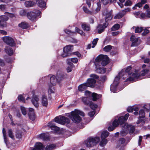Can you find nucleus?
I'll return each instance as SVG.
<instances>
[{
    "instance_id": "11",
    "label": "nucleus",
    "mask_w": 150,
    "mask_h": 150,
    "mask_svg": "<svg viewBox=\"0 0 150 150\" xmlns=\"http://www.w3.org/2000/svg\"><path fill=\"white\" fill-rule=\"evenodd\" d=\"M112 10L109 11L107 9H105L103 11V16L104 17L105 21L106 22L112 19Z\"/></svg>"
},
{
    "instance_id": "23",
    "label": "nucleus",
    "mask_w": 150,
    "mask_h": 150,
    "mask_svg": "<svg viewBox=\"0 0 150 150\" xmlns=\"http://www.w3.org/2000/svg\"><path fill=\"white\" fill-rule=\"evenodd\" d=\"M47 126L50 127L51 129L55 131H58L59 129V128L56 126L53 122H51L48 123Z\"/></svg>"
},
{
    "instance_id": "20",
    "label": "nucleus",
    "mask_w": 150,
    "mask_h": 150,
    "mask_svg": "<svg viewBox=\"0 0 150 150\" xmlns=\"http://www.w3.org/2000/svg\"><path fill=\"white\" fill-rule=\"evenodd\" d=\"M71 49V46L68 45L65 47L63 49V53L62 54V56L64 57H67L69 55V52L70 51Z\"/></svg>"
},
{
    "instance_id": "36",
    "label": "nucleus",
    "mask_w": 150,
    "mask_h": 150,
    "mask_svg": "<svg viewBox=\"0 0 150 150\" xmlns=\"http://www.w3.org/2000/svg\"><path fill=\"white\" fill-rule=\"evenodd\" d=\"M25 94H21L20 95L18 98L19 101L21 102H25V98L23 95H25Z\"/></svg>"
},
{
    "instance_id": "61",
    "label": "nucleus",
    "mask_w": 150,
    "mask_h": 150,
    "mask_svg": "<svg viewBox=\"0 0 150 150\" xmlns=\"http://www.w3.org/2000/svg\"><path fill=\"white\" fill-rule=\"evenodd\" d=\"M71 61L74 63H76L78 62V60L76 58H72L71 59Z\"/></svg>"
},
{
    "instance_id": "28",
    "label": "nucleus",
    "mask_w": 150,
    "mask_h": 150,
    "mask_svg": "<svg viewBox=\"0 0 150 150\" xmlns=\"http://www.w3.org/2000/svg\"><path fill=\"white\" fill-rule=\"evenodd\" d=\"M18 26L22 29H26L29 27L28 24L25 21L19 23L18 25Z\"/></svg>"
},
{
    "instance_id": "13",
    "label": "nucleus",
    "mask_w": 150,
    "mask_h": 150,
    "mask_svg": "<svg viewBox=\"0 0 150 150\" xmlns=\"http://www.w3.org/2000/svg\"><path fill=\"white\" fill-rule=\"evenodd\" d=\"M39 96L36 94H33L31 101L33 105L36 107L38 108L39 106Z\"/></svg>"
},
{
    "instance_id": "18",
    "label": "nucleus",
    "mask_w": 150,
    "mask_h": 150,
    "mask_svg": "<svg viewBox=\"0 0 150 150\" xmlns=\"http://www.w3.org/2000/svg\"><path fill=\"white\" fill-rule=\"evenodd\" d=\"M129 116L128 113L126 114L124 116L120 117L118 118V122L120 125H125V122L127 120Z\"/></svg>"
},
{
    "instance_id": "15",
    "label": "nucleus",
    "mask_w": 150,
    "mask_h": 150,
    "mask_svg": "<svg viewBox=\"0 0 150 150\" xmlns=\"http://www.w3.org/2000/svg\"><path fill=\"white\" fill-rule=\"evenodd\" d=\"M130 40L132 42L131 47L136 46L139 45L140 42V40L139 38H136L134 35H132L130 38Z\"/></svg>"
},
{
    "instance_id": "40",
    "label": "nucleus",
    "mask_w": 150,
    "mask_h": 150,
    "mask_svg": "<svg viewBox=\"0 0 150 150\" xmlns=\"http://www.w3.org/2000/svg\"><path fill=\"white\" fill-rule=\"evenodd\" d=\"M123 16L121 12L120 11L114 16V18L115 19H119L121 18Z\"/></svg>"
},
{
    "instance_id": "33",
    "label": "nucleus",
    "mask_w": 150,
    "mask_h": 150,
    "mask_svg": "<svg viewBox=\"0 0 150 150\" xmlns=\"http://www.w3.org/2000/svg\"><path fill=\"white\" fill-rule=\"evenodd\" d=\"M103 55H100L98 56L95 59L94 64L95 65V63L99 64V62L102 61V58L103 57Z\"/></svg>"
},
{
    "instance_id": "47",
    "label": "nucleus",
    "mask_w": 150,
    "mask_h": 150,
    "mask_svg": "<svg viewBox=\"0 0 150 150\" xmlns=\"http://www.w3.org/2000/svg\"><path fill=\"white\" fill-rule=\"evenodd\" d=\"M119 123L117 120L115 119L113 122L112 124V126L115 128L117 127L119 125Z\"/></svg>"
},
{
    "instance_id": "29",
    "label": "nucleus",
    "mask_w": 150,
    "mask_h": 150,
    "mask_svg": "<svg viewBox=\"0 0 150 150\" xmlns=\"http://www.w3.org/2000/svg\"><path fill=\"white\" fill-rule=\"evenodd\" d=\"M39 138L44 141H48L49 140V136L47 134L42 133L40 134Z\"/></svg>"
},
{
    "instance_id": "3",
    "label": "nucleus",
    "mask_w": 150,
    "mask_h": 150,
    "mask_svg": "<svg viewBox=\"0 0 150 150\" xmlns=\"http://www.w3.org/2000/svg\"><path fill=\"white\" fill-rule=\"evenodd\" d=\"M79 115L83 116L84 113L80 110H75L74 111L71 112V114L69 115V117L74 122L78 123L80 122L81 120Z\"/></svg>"
},
{
    "instance_id": "27",
    "label": "nucleus",
    "mask_w": 150,
    "mask_h": 150,
    "mask_svg": "<svg viewBox=\"0 0 150 150\" xmlns=\"http://www.w3.org/2000/svg\"><path fill=\"white\" fill-rule=\"evenodd\" d=\"M35 3L33 1H27L25 2L24 4L26 7H32L34 6Z\"/></svg>"
},
{
    "instance_id": "39",
    "label": "nucleus",
    "mask_w": 150,
    "mask_h": 150,
    "mask_svg": "<svg viewBox=\"0 0 150 150\" xmlns=\"http://www.w3.org/2000/svg\"><path fill=\"white\" fill-rule=\"evenodd\" d=\"M8 136L12 139H13L14 136L13 134V132L11 129H8Z\"/></svg>"
},
{
    "instance_id": "42",
    "label": "nucleus",
    "mask_w": 150,
    "mask_h": 150,
    "mask_svg": "<svg viewBox=\"0 0 150 150\" xmlns=\"http://www.w3.org/2000/svg\"><path fill=\"white\" fill-rule=\"evenodd\" d=\"M68 64L70 66V67H68L67 69V72H69L71 71L72 67L74 66V65L71 62H68Z\"/></svg>"
},
{
    "instance_id": "8",
    "label": "nucleus",
    "mask_w": 150,
    "mask_h": 150,
    "mask_svg": "<svg viewBox=\"0 0 150 150\" xmlns=\"http://www.w3.org/2000/svg\"><path fill=\"white\" fill-rule=\"evenodd\" d=\"M120 79V76L118 75L116 76L113 83L111 85L110 90L113 93H117L119 91L122 89V88L118 90L117 88V86L119 83Z\"/></svg>"
},
{
    "instance_id": "31",
    "label": "nucleus",
    "mask_w": 150,
    "mask_h": 150,
    "mask_svg": "<svg viewBox=\"0 0 150 150\" xmlns=\"http://www.w3.org/2000/svg\"><path fill=\"white\" fill-rule=\"evenodd\" d=\"M86 83H84L80 85L78 87V90L80 91H82L85 90L88 87Z\"/></svg>"
},
{
    "instance_id": "41",
    "label": "nucleus",
    "mask_w": 150,
    "mask_h": 150,
    "mask_svg": "<svg viewBox=\"0 0 150 150\" xmlns=\"http://www.w3.org/2000/svg\"><path fill=\"white\" fill-rule=\"evenodd\" d=\"M120 27V25L118 24L114 25L111 28L112 31H115L118 30Z\"/></svg>"
},
{
    "instance_id": "51",
    "label": "nucleus",
    "mask_w": 150,
    "mask_h": 150,
    "mask_svg": "<svg viewBox=\"0 0 150 150\" xmlns=\"http://www.w3.org/2000/svg\"><path fill=\"white\" fill-rule=\"evenodd\" d=\"M143 30V28L142 27H137L135 29V32L136 33H140Z\"/></svg>"
},
{
    "instance_id": "45",
    "label": "nucleus",
    "mask_w": 150,
    "mask_h": 150,
    "mask_svg": "<svg viewBox=\"0 0 150 150\" xmlns=\"http://www.w3.org/2000/svg\"><path fill=\"white\" fill-rule=\"evenodd\" d=\"M112 46L110 45H108L105 46L103 48V50L106 52H108L112 49Z\"/></svg>"
},
{
    "instance_id": "9",
    "label": "nucleus",
    "mask_w": 150,
    "mask_h": 150,
    "mask_svg": "<svg viewBox=\"0 0 150 150\" xmlns=\"http://www.w3.org/2000/svg\"><path fill=\"white\" fill-rule=\"evenodd\" d=\"M90 77L91 78L88 79L87 82H86L88 87H94L96 84V79H98L99 76L95 74H91L90 75Z\"/></svg>"
},
{
    "instance_id": "21",
    "label": "nucleus",
    "mask_w": 150,
    "mask_h": 150,
    "mask_svg": "<svg viewBox=\"0 0 150 150\" xmlns=\"http://www.w3.org/2000/svg\"><path fill=\"white\" fill-rule=\"evenodd\" d=\"M2 133L3 135L4 141L6 146L8 147L9 144V142L6 136V133L5 129L3 128L2 129Z\"/></svg>"
},
{
    "instance_id": "4",
    "label": "nucleus",
    "mask_w": 150,
    "mask_h": 150,
    "mask_svg": "<svg viewBox=\"0 0 150 150\" xmlns=\"http://www.w3.org/2000/svg\"><path fill=\"white\" fill-rule=\"evenodd\" d=\"M101 97V94H86L82 98L83 102L86 105L89 104L92 100L96 101Z\"/></svg>"
},
{
    "instance_id": "54",
    "label": "nucleus",
    "mask_w": 150,
    "mask_h": 150,
    "mask_svg": "<svg viewBox=\"0 0 150 150\" xmlns=\"http://www.w3.org/2000/svg\"><path fill=\"white\" fill-rule=\"evenodd\" d=\"M133 110L135 111H138L139 110V108L141 107V105H135L133 106Z\"/></svg>"
},
{
    "instance_id": "30",
    "label": "nucleus",
    "mask_w": 150,
    "mask_h": 150,
    "mask_svg": "<svg viewBox=\"0 0 150 150\" xmlns=\"http://www.w3.org/2000/svg\"><path fill=\"white\" fill-rule=\"evenodd\" d=\"M5 51L7 54L10 56L12 55L13 53V51L12 49L8 47H5Z\"/></svg>"
},
{
    "instance_id": "19",
    "label": "nucleus",
    "mask_w": 150,
    "mask_h": 150,
    "mask_svg": "<svg viewBox=\"0 0 150 150\" xmlns=\"http://www.w3.org/2000/svg\"><path fill=\"white\" fill-rule=\"evenodd\" d=\"M108 25V23H104L103 25L101 24L99 25L96 28V30L98 31V33H100L103 31L105 28H106Z\"/></svg>"
},
{
    "instance_id": "46",
    "label": "nucleus",
    "mask_w": 150,
    "mask_h": 150,
    "mask_svg": "<svg viewBox=\"0 0 150 150\" xmlns=\"http://www.w3.org/2000/svg\"><path fill=\"white\" fill-rule=\"evenodd\" d=\"M75 30L76 32H77L78 33L81 34V35L84 36H85V34L83 31L80 30L79 28L76 27L75 28Z\"/></svg>"
},
{
    "instance_id": "25",
    "label": "nucleus",
    "mask_w": 150,
    "mask_h": 150,
    "mask_svg": "<svg viewBox=\"0 0 150 150\" xmlns=\"http://www.w3.org/2000/svg\"><path fill=\"white\" fill-rule=\"evenodd\" d=\"M60 124L64 125L66 123H69L70 120L64 116L60 117Z\"/></svg>"
},
{
    "instance_id": "35",
    "label": "nucleus",
    "mask_w": 150,
    "mask_h": 150,
    "mask_svg": "<svg viewBox=\"0 0 150 150\" xmlns=\"http://www.w3.org/2000/svg\"><path fill=\"white\" fill-rule=\"evenodd\" d=\"M82 27L84 30L86 31H88L90 30V26L86 24H82Z\"/></svg>"
},
{
    "instance_id": "38",
    "label": "nucleus",
    "mask_w": 150,
    "mask_h": 150,
    "mask_svg": "<svg viewBox=\"0 0 150 150\" xmlns=\"http://www.w3.org/2000/svg\"><path fill=\"white\" fill-rule=\"evenodd\" d=\"M108 142L107 140L105 139H102V140L100 143V145L101 146H104Z\"/></svg>"
},
{
    "instance_id": "24",
    "label": "nucleus",
    "mask_w": 150,
    "mask_h": 150,
    "mask_svg": "<svg viewBox=\"0 0 150 150\" xmlns=\"http://www.w3.org/2000/svg\"><path fill=\"white\" fill-rule=\"evenodd\" d=\"M101 62L102 65L105 66H106L109 62V59L106 55H103Z\"/></svg>"
},
{
    "instance_id": "52",
    "label": "nucleus",
    "mask_w": 150,
    "mask_h": 150,
    "mask_svg": "<svg viewBox=\"0 0 150 150\" xmlns=\"http://www.w3.org/2000/svg\"><path fill=\"white\" fill-rule=\"evenodd\" d=\"M143 4H142V3L141 2L138 3L137 4H135V6L133 7L132 8L133 9H136L137 8V7H138L139 8H140V7L142 6Z\"/></svg>"
},
{
    "instance_id": "34",
    "label": "nucleus",
    "mask_w": 150,
    "mask_h": 150,
    "mask_svg": "<svg viewBox=\"0 0 150 150\" xmlns=\"http://www.w3.org/2000/svg\"><path fill=\"white\" fill-rule=\"evenodd\" d=\"M109 135V132L107 131H103L101 134V138L105 139Z\"/></svg>"
},
{
    "instance_id": "32",
    "label": "nucleus",
    "mask_w": 150,
    "mask_h": 150,
    "mask_svg": "<svg viewBox=\"0 0 150 150\" xmlns=\"http://www.w3.org/2000/svg\"><path fill=\"white\" fill-rule=\"evenodd\" d=\"M56 148V145L54 144H52L47 145L45 147L46 150H53Z\"/></svg>"
},
{
    "instance_id": "12",
    "label": "nucleus",
    "mask_w": 150,
    "mask_h": 150,
    "mask_svg": "<svg viewBox=\"0 0 150 150\" xmlns=\"http://www.w3.org/2000/svg\"><path fill=\"white\" fill-rule=\"evenodd\" d=\"M4 42L7 44L13 47L15 45V43L13 39L8 36H5L3 38Z\"/></svg>"
},
{
    "instance_id": "6",
    "label": "nucleus",
    "mask_w": 150,
    "mask_h": 150,
    "mask_svg": "<svg viewBox=\"0 0 150 150\" xmlns=\"http://www.w3.org/2000/svg\"><path fill=\"white\" fill-rule=\"evenodd\" d=\"M41 13L40 11L35 10L33 11H30L27 13V16L30 20L33 21L37 20V17L39 16Z\"/></svg>"
},
{
    "instance_id": "43",
    "label": "nucleus",
    "mask_w": 150,
    "mask_h": 150,
    "mask_svg": "<svg viewBox=\"0 0 150 150\" xmlns=\"http://www.w3.org/2000/svg\"><path fill=\"white\" fill-rule=\"evenodd\" d=\"M88 105L93 110H94L96 109V108L97 107V105L96 104H94L92 102V101L91 102V103Z\"/></svg>"
},
{
    "instance_id": "17",
    "label": "nucleus",
    "mask_w": 150,
    "mask_h": 150,
    "mask_svg": "<svg viewBox=\"0 0 150 150\" xmlns=\"http://www.w3.org/2000/svg\"><path fill=\"white\" fill-rule=\"evenodd\" d=\"M41 104L44 107H47L48 105V99L47 96L43 95L40 100Z\"/></svg>"
},
{
    "instance_id": "50",
    "label": "nucleus",
    "mask_w": 150,
    "mask_h": 150,
    "mask_svg": "<svg viewBox=\"0 0 150 150\" xmlns=\"http://www.w3.org/2000/svg\"><path fill=\"white\" fill-rule=\"evenodd\" d=\"M21 109L22 113L24 115H25L27 114V111L26 108L24 107L21 106Z\"/></svg>"
},
{
    "instance_id": "56",
    "label": "nucleus",
    "mask_w": 150,
    "mask_h": 150,
    "mask_svg": "<svg viewBox=\"0 0 150 150\" xmlns=\"http://www.w3.org/2000/svg\"><path fill=\"white\" fill-rule=\"evenodd\" d=\"M132 4V2L129 0H128L126 1L125 4V6H130Z\"/></svg>"
},
{
    "instance_id": "49",
    "label": "nucleus",
    "mask_w": 150,
    "mask_h": 150,
    "mask_svg": "<svg viewBox=\"0 0 150 150\" xmlns=\"http://www.w3.org/2000/svg\"><path fill=\"white\" fill-rule=\"evenodd\" d=\"M130 9L129 8H125L124 10H122V11H121L123 16H124L127 13L130 12Z\"/></svg>"
},
{
    "instance_id": "64",
    "label": "nucleus",
    "mask_w": 150,
    "mask_h": 150,
    "mask_svg": "<svg viewBox=\"0 0 150 150\" xmlns=\"http://www.w3.org/2000/svg\"><path fill=\"white\" fill-rule=\"evenodd\" d=\"M146 16V17L150 18V8L147 11Z\"/></svg>"
},
{
    "instance_id": "26",
    "label": "nucleus",
    "mask_w": 150,
    "mask_h": 150,
    "mask_svg": "<svg viewBox=\"0 0 150 150\" xmlns=\"http://www.w3.org/2000/svg\"><path fill=\"white\" fill-rule=\"evenodd\" d=\"M36 4L39 7L44 8L45 7L46 3L43 0H36Z\"/></svg>"
},
{
    "instance_id": "7",
    "label": "nucleus",
    "mask_w": 150,
    "mask_h": 150,
    "mask_svg": "<svg viewBox=\"0 0 150 150\" xmlns=\"http://www.w3.org/2000/svg\"><path fill=\"white\" fill-rule=\"evenodd\" d=\"M100 141V138L96 137L95 138L89 137L85 142V144L87 147H92L95 145Z\"/></svg>"
},
{
    "instance_id": "55",
    "label": "nucleus",
    "mask_w": 150,
    "mask_h": 150,
    "mask_svg": "<svg viewBox=\"0 0 150 150\" xmlns=\"http://www.w3.org/2000/svg\"><path fill=\"white\" fill-rule=\"evenodd\" d=\"M98 39V38H96L93 40L92 42L93 45V46L92 47V48H94L95 46L97 43Z\"/></svg>"
},
{
    "instance_id": "16",
    "label": "nucleus",
    "mask_w": 150,
    "mask_h": 150,
    "mask_svg": "<svg viewBox=\"0 0 150 150\" xmlns=\"http://www.w3.org/2000/svg\"><path fill=\"white\" fill-rule=\"evenodd\" d=\"M8 19V17L5 15L0 16V26L4 27L6 26V21Z\"/></svg>"
},
{
    "instance_id": "58",
    "label": "nucleus",
    "mask_w": 150,
    "mask_h": 150,
    "mask_svg": "<svg viewBox=\"0 0 150 150\" xmlns=\"http://www.w3.org/2000/svg\"><path fill=\"white\" fill-rule=\"evenodd\" d=\"M83 9L84 11L86 13L91 14L92 13V12L89 11L85 7H83Z\"/></svg>"
},
{
    "instance_id": "5",
    "label": "nucleus",
    "mask_w": 150,
    "mask_h": 150,
    "mask_svg": "<svg viewBox=\"0 0 150 150\" xmlns=\"http://www.w3.org/2000/svg\"><path fill=\"white\" fill-rule=\"evenodd\" d=\"M122 130L120 132L121 135L122 136H125L127 133L129 131V133L130 134H132L135 130V127L134 126L125 123L122 126Z\"/></svg>"
},
{
    "instance_id": "44",
    "label": "nucleus",
    "mask_w": 150,
    "mask_h": 150,
    "mask_svg": "<svg viewBox=\"0 0 150 150\" xmlns=\"http://www.w3.org/2000/svg\"><path fill=\"white\" fill-rule=\"evenodd\" d=\"M125 140L123 138H121L120 139L118 144L119 146H123L124 145V143L125 142Z\"/></svg>"
},
{
    "instance_id": "14",
    "label": "nucleus",
    "mask_w": 150,
    "mask_h": 150,
    "mask_svg": "<svg viewBox=\"0 0 150 150\" xmlns=\"http://www.w3.org/2000/svg\"><path fill=\"white\" fill-rule=\"evenodd\" d=\"M95 71L98 74H105L106 71L105 68L103 67H100L99 64L95 63Z\"/></svg>"
},
{
    "instance_id": "62",
    "label": "nucleus",
    "mask_w": 150,
    "mask_h": 150,
    "mask_svg": "<svg viewBox=\"0 0 150 150\" xmlns=\"http://www.w3.org/2000/svg\"><path fill=\"white\" fill-rule=\"evenodd\" d=\"M133 111V108L132 106H129L127 108V111L128 112H132Z\"/></svg>"
},
{
    "instance_id": "22",
    "label": "nucleus",
    "mask_w": 150,
    "mask_h": 150,
    "mask_svg": "<svg viewBox=\"0 0 150 150\" xmlns=\"http://www.w3.org/2000/svg\"><path fill=\"white\" fill-rule=\"evenodd\" d=\"M44 147L42 144L40 142H37L35 144V147L31 148L30 150H42Z\"/></svg>"
},
{
    "instance_id": "59",
    "label": "nucleus",
    "mask_w": 150,
    "mask_h": 150,
    "mask_svg": "<svg viewBox=\"0 0 150 150\" xmlns=\"http://www.w3.org/2000/svg\"><path fill=\"white\" fill-rule=\"evenodd\" d=\"M22 133L20 132H16V137L18 139H20L21 137Z\"/></svg>"
},
{
    "instance_id": "37",
    "label": "nucleus",
    "mask_w": 150,
    "mask_h": 150,
    "mask_svg": "<svg viewBox=\"0 0 150 150\" xmlns=\"http://www.w3.org/2000/svg\"><path fill=\"white\" fill-rule=\"evenodd\" d=\"M143 108L146 112H149L150 110V103L144 105L143 106Z\"/></svg>"
},
{
    "instance_id": "10",
    "label": "nucleus",
    "mask_w": 150,
    "mask_h": 150,
    "mask_svg": "<svg viewBox=\"0 0 150 150\" xmlns=\"http://www.w3.org/2000/svg\"><path fill=\"white\" fill-rule=\"evenodd\" d=\"M145 113L143 109H141L139 111L138 120L137 122V124H140V126H142L145 123L143 119L145 117Z\"/></svg>"
},
{
    "instance_id": "1",
    "label": "nucleus",
    "mask_w": 150,
    "mask_h": 150,
    "mask_svg": "<svg viewBox=\"0 0 150 150\" xmlns=\"http://www.w3.org/2000/svg\"><path fill=\"white\" fill-rule=\"evenodd\" d=\"M132 69V67L130 66L127 67L125 70L123 69L121 72H119L117 76H121V75H122V77L123 79L126 78L127 77V75L129 76L130 77L127 78L125 81H134L135 79H138L139 76V75L136 72L133 73Z\"/></svg>"
},
{
    "instance_id": "2",
    "label": "nucleus",
    "mask_w": 150,
    "mask_h": 150,
    "mask_svg": "<svg viewBox=\"0 0 150 150\" xmlns=\"http://www.w3.org/2000/svg\"><path fill=\"white\" fill-rule=\"evenodd\" d=\"M66 77V75H61L58 76V78L57 79L55 76L54 75H52L50 78V82L51 85H49V88L48 90V93L49 94L52 93H55V90L53 88H52V86H55L57 82V81H60L62 79H65Z\"/></svg>"
},
{
    "instance_id": "60",
    "label": "nucleus",
    "mask_w": 150,
    "mask_h": 150,
    "mask_svg": "<svg viewBox=\"0 0 150 150\" xmlns=\"http://www.w3.org/2000/svg\"><path fill=\"white\" fill-rule=\"evenodd\" d=\"M6 8V5H0V10L1 11H4Z\"/></svg>"
},
{
    "instance_id": "48",
    "label": "nucleus",
    "mask_w": 150,
    "mask_h": 150,
    "mask_svg": "<svg viewBox=\"0 0 150 150\" xmlns=\"http://www.w3.org/2000/svg\"><path fill=\"white\" fill-rule=\"evenodd\" d=\"M28 115L30 119L33 120L35 119V115L34 112L28 113Z\"/></svg>"
},
{
    "instance_id": "57",
    "label": "nucleus",
    "mask_w": 150,
    "mask_h": 150,
    "mask_svg": "<svg viewBox=\"0 0 150 150\" xmlns=\"http://www.w3.org/2000/svg\"><path fill=\"white\" fill-rule=\"evenodd\" d=\"M97 7L95 9V11L96 12H98L100 11L101 8V5L100 3H98L97 4Z\"/></svg>"
},
{
    "instance_id": "63",
    "label": "nucleus",
    "mask_w": 150,
    "mask_h": 150,
    "mask_svg": "<svg viewBox=\"0 0 150 150\" xmlns=\"http://www.w3.org/2000/svg\"><path fill=\"white\" fill-rule=\"evenodd\" d=\"M20 15L22 16H25L26 14V12L25 10H21L20 12Z\"/></svg>"
},
{
    "instance_id": "53",
    "label": "nucleus",
    "mask_w": 150,
    "mask_h": 150,
    "mask_svg": "<svg viewBox=\"0 0 150 150\" xmlns=\"http://www.w3.org/2000/svg\"><path fill=\"white\" fill-rule=\"evenodd\" d=\"M64 31L65 33L68 34H72L75 33L74 32H72L71 30L69 29H66L64 30Z\"/></svg>"
}]
</instances>
